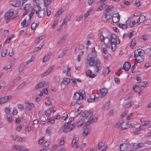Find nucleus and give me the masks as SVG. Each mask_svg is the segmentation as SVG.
Returning a JSON list of instances; mask_svg holds the SVG:
<instances>
[{"instance_id":"20","label":"nucleus","mask_w":151,"mask_h":151,"mask_svg":"<svg viewBox=\"0 0 151 151\" xmlns=\"http://www.w3.org/2000/svg\"><path fill=\"white\" fill-rule=\"evenodd\" d=\"M52 54L51 52H49L47 55H46L43 58V62H46L49 61L50 58V56Z\"/></svg>"},{"instance_id":"55","label":"nucleus","mask_w":151,"mask_h":151,"mask_svg":"<svg viewBox=\"0 0 151 151\" xmlns=\"http://www.w3.org/2000/svg\"><path fill=\"white\" fill-rule=\"evenodd\" d=\"M5 112L6 114H9L10 112V108L9 107H6L5 109Z\"/></svg>"},{"instance_id":"43","label":"nucleus","mask_w":151,"mask_h":151,"mask_svg":"<svg viewBox=\"0 0 151 151\" xmlns=\"http://www.w3.org/2000/svg\"><path fill=\"white\" fill-rule=\"evenodd\" d=\"M39 24H37L36 23L34 22L31 25V28L32 30H34L36 27Z\"/></svg>"},{"instance_id":"56","label":"nucleus","mask_w":151,"mask_h":151,"mask_svg":"<svg viewBox=\"0 0 151 151\" xmlns=\"http://www.w3.org/2000/svg\"><path fill=\"white\" fill-rule=\"evenodd\" d=\"M92 71L90 70H88L86 72V75L87 76H89L90 77L91 75V74Z\"/></svg>"},{"instance_id":"39","label":"nucleus","mask_w":151,"mask_h":151,"mask_svg":"<svg viewBox=\"0 0 151 151\" xmlns=\"http://www.w3.org/2000/svg\"><path fill=\"white\" fill-rule=\"evenodd\" d=\"M134 104V102L132 101L129 103H127L126 104L124 105V107L125 108H128L133 105Z\"/></svg>"},{"instance_id":"16","label":"nucleus","mask_w":151,"mask_h":151,"mask_svg":"<svg viewBox=\"0 0 151 151\" xmlns=\"http://www.w3.org/2000/svg\"><path fill=\"white\" fill-rule=\"evenodd\" d=\"M54 67L55 66H52L50 67L41 76V77H43L48 75L50 72L52 71L53 69L54 68Z\"/></svg>"},{"instance_id":"1","label":"nucleus","mask_w":151,"mask_h":151,"mask_svg":"<svg viewBox=\"0 0 151 151\" xmlns=\"http://www.w3.org/2000/svg\"><path fill=\"white\" fill-rule=\"evenodd\" d=\"M95 55L92 56L88 54L86 58V62L90 66L93 67L95 71L98 72L102 67L100 61L96 58L97 56H95Z\"/></svg>"},{"instance_id":"42","label":"nucleus","mask_w":151,"mask_h":151,"mask_svg":"<svg viewBox=\"0 0 151 151\" xmlns=\"http://www.w3.org/2000/svg\"><path fill=\"white\" fill-rule=\"evenodd\" d=\"M147 83V82L146 81L142 82L141 84L138 85L140 88L141 87H145L146 86V84Z\"/></svg>"},{"instance_id":"7","label":"nucleus","mask_w":151,"mask_h":151,"mask_svg":"<svg viewBox=\"0 0 151 151\" xmlns=\"http://www.w3.org/2000/svg\"><path fill=\"white\" fill-rule=\"evenodd\" d=\"M113 8V6L112 5H109L107 6L105 9L106 12L104 13V17L106 20V22H107V21L110 19L109 17H108V16H109L110 14H108L107 13H109L110 11H111Z\"/></svg>"},{"instance_id":"34","label":"nucleus","mask_w":151,"mask_h":151,"mask_svg":"<svg viewBox=\"0 0 151 151\" xmlns=\"http://www.w3.org/2000/svg\"><path fill=\"white\" fill-rule=\"evenodd\" d=\"M123 124V122L119 121L116 124L114 127L116 128H118L122 126Z\"/></svg>"},{"instance_id":"37","label":"nucleus","mask_w":151,"mask_h":151,"mask_svg":"<svg viewBox=\"0 0 151 151\" xmlns=\"http://www.w3.org/2000/svg\"><path fill=\"white\" fill-rule=\"evenodd\" d=\"M104 145V143L103 142H101L96 147V148L97 150H99Z\"/></svg>"},{"instance_id":"45","label":"nucleus","mask_w":151,"mask_h":151,"mask_svg":"<svg viewBox=\"0 0 151 151\" xmlns=\"http://www.w3.org/2000/svg\"><path fill=\"white\" fill-rule=\"evenodd\" d=\"M36 7H35V9L33 10H32L31 12V13H30L29 15V19L30 20L31 19L32 17V16L33 14L35 12V9H36Z\"/></svg>"},{"instance_id":"18","label":"nucleus","mask_w":151,"mask_h":151,"mask_svg":"<svg viewBox=\"0 0 151 151\" xmlns=\"http://www.w3.org/2000/svg\"><path fill=\"white\" fill-rule=\"evenodd\" d=\"M68 34H65L62 38H60L58 42V44H61L65 42L67 38L68 37Z\"/></svg>"},{"instance_id":"59","label":"nucleus","mask_w":151,"mask_h":151,"mask_svg":"<svg viewBox=\"0 0 151 151\" xmlns=\"http://www.w3.org/2000/svg\"><path fill=\"white\" fill-rule=\"evenodd\" d=\"M7 51L6 50H5L3 51L1 54L2 56L3 57L5 56L7 53Z\"/></svg>"},{"instance_id":"6","label":"nucleus","mask_w":151,"mask_h":151,"mask_svg":"<svg viewBox=\"0 0 151 151\" xmlns=\"http://www.w3.org/2000/svg\"><path fill=\"white\" fill-rule=\"evenodd\" d=\"M73 99L76 100V103L78 104H81L83 102V100L80 94L78 92H76L73 96Z\"/></svg>"},{"instance_id":"36","label":"nucleus","mask_w":151,"mask_h":151,"mask_svg":"<svg viewBox=\"0 0 151 151\" xmlns=\"http://www.w3.org/2000/svg\"><path fill=\"white\" fill-rule=\"evenodd\" d=\"M132 144L134 148L136 149H138L140 147V145H141V144H139V143H134V144L132 143Z\"/></svg>"},{"instance_id":"31","label":"nucleus","mask_w":151,"mask_h":151,"mask_svg":"<svg viewBox=\"0 0 151 151\" xmlns=\"http://www.w3.org/2000/svg\"><path fill=\"white\" fill-rule=\"evenodd\" d=\"M145 16L143 15L141 16L138 18V21H140V23H143L145 20Z\"/></svg>"},{"instance_id":"44","label":"nucleus","mask_w":151,"mask_h":151,"mask_svg":"<svg viewBox=\"0 0 151 151\" xmlns=\"http://www.w3.org/2000/svg\"><path fill=\"white\" fill-rule=\"evenodd\" d=\"M136 45V42L135 40V39H133L131 42V44L130 45V47H133L134 46H135Z\"/></svg>"},{"instance_id":"53","label":"nucleus","mask_w":151,"mask_h":151,"mask_svg":"<svg viewBox=\"0 0 151 151\" xmlns=\"http://www.w3.org/2000/svg\"><path fill=\"white\" fill-rule=\"evenodd\" d=\"M75 127V124H73L68 127V130L70 131L73 129Z\"/></svg>"},{"instance_id":"14","label":"nucleus","mask_w":151,"mask_h":151,"mask_svg":"<svg viewBox=\"0 0 151 151\" xmlns=\"http://www.w3.org/2000/svg\"><path fill=\"white\" fill-rule=\"evenodd\" d=\"M10 4L12 6L17 7L20 6L21 2L19 0H12L10 2Z\"/></svg>"},{"instance_id":"13","label":"nucleus","mask_w":151,"mask_h":151,"mask_svg":"<svg viewBox=\"0 0 151 151\" xmlns=\"http://www.w3.org/2000/svg\"><path fill=\"white\" fill-rule=\"evenodd\" d=\"M14 13V10L13 9H11L5 13L4 17L12 18Z\"/></svg>"},{"instance_id":"22","label":"nucleus","mask_w":151,"mask_h":151,"mask_svg":"<svg viewBox=\"0 0 151 151\" xmlns=\"http://www.w3.org/2000/svg\"><path fill=\"white\" fill-rule=\"evenodd\" d=\"M104 43L106 46V47H108V45L109 46L110 45V39L108 37H106L103 40Z\"/></svg>"},{"instance_id":"21","label":"nucleus","mask_w":151,"mask_h":151,"mask_svg":"<svg viewBox=\"0 0 151 151\" xmlns=\"http://www.w3.org/2000/svg\"><path fill=\"white\" fill-rule=\"evenodd\" d=\"M99 92L101 94V97L104 96L107 93V89L102 88L100 90Z\"/></svg>"},{"instance_id":"49","label":"nucleus","mask_w":151,"mask_h":151,"mask_svg":"<svg viewBox=\"0 0 151 151\" xmlns=\"http://www.w3.org/2000/svg\"><path fill=\"white\" fill-rule=\"evenodd\" d=\"M51 114V112L50 111L49 109L46 110L45 112V114L46 116H49Z\"/></svg>"},{"instance_id":"51","label":"nucleus","mask_w":151,"mask_h":151,"mask_svg":"<svg viewBox=\"0 0 151 151\" xmlns=\"http://www.w3.org/2000/svg\"><path fill=\"white\" fill-rule=\"evenodd\" d=\"M12 65V64L11 63H10L9 65H7L5 67H4V69L5 70H6L9 69L11 68Z\"/></svg>"},{"instance_id":"12","label":"nucleus","mask_w":151,"mask_h":151,"mask_svg":"<svg viewBox=\"0 0 151 151\" xmlns=\"http://www.w3.org/2000/svg\"><path fill=\"white\" fill-rule=\"evenodd\" d=\"M12 96H4L0 98V104H4L6 102L8 101L10 99L12 98Z\"/></svg>"},{"instance_id":"41","label":"nucleus","mask_w":151,"mask_h":151,"mask_svg":"<svg viewBox=\"0 0 151 151\" xmlns=\"http://www.w3.org/2000/svg\"><path fill=\"white\" fill-rule=\"evenodd\" d=\"M54 0H44V4L46 6L50 5L51 2Z\"/></svg>"},{"instance_id":"3","label":"nucleus","mask_w":151,"mask_h":151,"mask_svg":"<svg viewBox=\"0 0 151 151\" xmlns=\"http://www.w3.org/2000/svg\"><path fill=\"white\" fill-rule=\"evenodd\" d=\"M118 42L117 41V36L114 34H112L111 35L110 39V45L111 46V49L113 51H114L116 48L117 44L119 45L120 42V40L118 39Z\"/></svg>"},{"instance_id":"64","label":"nucleus","mask_w":151,"mask_h":151,"mask_svg":"<svg viewBox=\"0 0 151 151\" xmlns=\"http://www.w3.org/2000/svg\"><path fill=\"white\" fill-rule=\"evenodd\" d=\"M8 54L9 56H12L14 54L13 50L12 49L10 50L9 51Z\"/></svg>"},{"instance_id":"19","label":"nucleus","mask_w":151,"mask_h":151,"mask_svg":"<svg viewBox=\"0 0 151 151\" xmlns=\"http://www.w3.org/2000/svg\"><path fill=\"white\" fill-rule=\"evenodd\" d=\"M131 67V65L128 62H126L124 63L123 67V69L126 71L129 69Z\"/></svg>"},{"instance_id":"57","label":"nucleus","mask_w":151,"mask_h":151,"mask_svg":"<svg viewBox=\"0 0 151 151\" xmlns=\"http://www.w3.org/2000/svg\"><path fill=\"white\" fill-rule=\"evenodd\" d=\"M17 107L19 109H20L21 110H22L24 109V106H23L22 104H18Z\"/></svg>"},{"instance_id":"54","label":"nucleus","mask_w":151,"mask_h":151,"mask_svg":"<svg viewBox=\"0 0 151 151\" xmlns=\"http://www.w3.org/2000/svg\"><path fill=\"white\" fill-rule=\"evenodd\" d=\"M58 21V20H55L53 22V24L52 26V27L53 29H54L57 24Z\"/></svg>"},{"instance_id":"30","label":"nucleus","mask_w":151,"mask_h":151,"mask_svg":"<svg viewBox=\"0 0 151 151\" xmlns=\"http://www.w3.org/2000/svg\"><path fill=\"white\" fill-rule=\"evenodd\" d=\"M144 52L145 54L150 56L151 55V48H148L144 51Z\"/></svg>"},{"instance_id":"15","label":"nucleus","mask_w":151,"mask_h":151,"mask_svg":"<svg viewBox=\"0 0 151 151\" xmlns=\"http://www.w3.org/2000/svg\"><path fill=\"white\" fill-rule=\"evenodd\" d=\"M47 84L46 83L45 81H41L38 83L35 87L36 89H39L42 88Z\"/></svg>"},{"instance_id":"9","label":"nucleus","mask_w":151,"mask_h":151,"mask_svg":"<svg viewBox=\"0 0 151 151\" xmlns=\"http://www.w3.org/2000/svg\"><path fill=\"white\" fill-rule=\"evenodd\" d=\"M71 15L70 14H67L64 18L63 22L61 26H63L64 25L65 26L67 24V23L70 21L71 18Z\"/></svg>"},{"instance_id":"62","label":"nucleus","mask_w":151,"mask_h":151,"mask_svg":"<svg viewBox=\"0 0 151 151\" xmlns=\"http://www.w3.org/2000/svg\"><path fill=\"white\" fill-rule=\"evenodd\" d=\"M70 123L68 122L66 123L65 125H63L62 127V128H68V126L69 125Z\"/></svg>"},{"instance_id":"48","label":"nucleus","mask_w":151,"mask_h":151,"mask_svg":"<svg viewBox=\"0 0 151 151\" xmlns=\"http://www.w3.org/2000/svg\"><path fill=\"white\" fill-rule=\"evenodd\" d=\"M133 90L135 92H138V91L137 90V89L138 90H140V88L139 86L138 85H136L135 86H133Z\"/></svg>"},{"instance_id":"46","label":"nucleus","mask_w":151,"mask_h":151,"mask_svg":"<svg viewBox=\"0 0 151 151\" xmlns=\"http://www.w3.org/2000/svg\"><path fill=\"white\" fill-rule=\"evenodd\" d=\"M50 141H47L45 142L43 145V147L44 148H46L48 147L50 144Z\"/></svg>"},{"instance_id":"35","label":"nucleus","mask_w":151,"mask_h":151,"mask_svg":"<svg viewBox=\"0 0 151 151\" xmlns=\"http://www.w3.org/2000/svg\"><path fill=\"white\" fill-rule=\"evenodd\" d=\"M132 97V95L131 94H128L125 96L124 97V100L125 101H127L129 100L130 98Z\"/></svg>"},{"instance_id":"28","label":"nucleus","mask_w":151,"mask_h":151,"mask_svg":"<svg viewBox=\"0 0 151 151\" xmlns=\"http://www.w3.org/2000/svg\"><path fill=\"white\" fill-rule=\"evenodd\" d=\"M29 24L28 22H27V20L26 19H24L23 21L21 23V25L23 27H26L28 26L29 25Z\"/></svg>"},{"instance_id":"61","label":"nucleus","mask_w":151,"mask_h":151,"mask_svg":"<svg viewBox=\"0 0 151 151\" xmlns=\"http://www.w3.org/2000/svg\"><path fill=\"white\" fill-rule=\"evenodd\" d=\"M70 123L68 122L66 123L65 125H63L62 127V128H68V126L69 125Z\"/></svg>"},{"instance_id":"17","label":"nucleus","mask_w":151,"mask_h":151,"mask_svg":"<svg viewBox=\"0 0 151 151\" xmlns=\"http://www.w3.org/2000/svg\"><path fill=\"white\" fill-rule=\"evenodd\" d=\"M120 149L121 151H126L128 149V145L126 143L121 144L120 145Z\"/></svg>"},{"instance_id":"27","label":"nucleus","mask_w":151,"mask_h":151,"mask_svg":"<svg viewBox=\"0 0 151 151\" xmlns=\"http://www.w3.org/2000/svg\"><path fill=\"white\" fill-rule=\"evenodd\" d=\"M13 147L16 149L18 150L19 151H22L24 149V146L22 145H14Z\"/></svg>"},{"instance_id":"38","label":"nucleus","mask_w":151,"mask_h":151,"mask_svg":"<svg viewBox=\"0 0 151 151\" xmlns=\"http://www.w3.org/2000/svg\"><path fill=\"white\" fill-rule=\"evenodd\" d=\"M133 18L132 17H130L126 21V25H128L130 27V24H131L132 22V19Z\"/></svg>"},{"instance_id":"63","label":"nucleus","mask_w":151,"mask_h":151,"mask_svg":"<svg viewBox=\"0 0 151 151\" xmlns=\"http://www.w3.org/2000/svg\"><path fill=\"white\" fill-rule=\"evenodd\" d=\"M7 118L9 122H11L12 121V117L11 115H8L7 116Z\"/></svg>"},{"instance_id":"26","label":"nucleus","mask_w":151,"mask_h":151,"mask_svg":"<svg viewBox=\"0 0 151 151\" xmlns=\"http://www.w3.org/2000/svg\"><path fill=\"white\" fill-rule=\"evenodd\" d=\"M79 139V136L78 135H75L73 137L71 144L73 145H75L78 142Z\"/></svg>"},{"instance_id":"33","label":"nucleus","mask_w":151,"mask_h":151,"mask_svg":"<svg viewBox=\"0 0 151 151\" xmlns=\"http://www.w3.org/2000/svg\"><path fill=\"white\" fill-rule=\"evenodd\" d=\"M110 72L109 68H105L103 71V74L104 76L107 75Z\"/></svg>"},{"instance_id":"2","label":"nucleus","mask_w":151,"mask_h":151,"mask_svg":"<svg viewBox=\"0 0 151 151\" xmlns=\"http://www.w3.org/2000/svg\"><path fill=\"white\" fill-rule=\"evenodd\" d=\"M83 116L86 117H89V119L86 123L87 125H89L93 122H96L97 119L95 116L93 115V113L91 111H86L82 113Z\"/></svg>"},{"instance_id":"5","label":"nucleus","mask_w":151,"mask_h":151,"mask_svg":"<svg viewBox=\"0 0 151 151\" xmlns=\"http://www.w3.org/2000/svg\"><path fill=\"white\" fill-rule=\"evenodd\" d=\"M36 7L37 8V10L35 9L36 13L37 14V17L39 18H43L45 16L46 14L45 11L44 9H40L38 6Z\"/></svg>"},{"instance_id":"4","label":"nucleus","mask_w":151,"mask_h":151,"mask_svg":"<svg viewBox=\"0 0 151 151\" xmlns=\"http://www.w3.org/2000/svg\"><path fill=\"white\" fill-rule=\"evenodd\" d=\"M142 51L141 49H139L135 50L134 52V57L139 62H142L144 58L143 55H141Z\"/></svg>"},{"instance_id":"10","label":"nucleus","mask_w":151,"mask_h":151,"mask_svg":"<svg viewBox=\"0 0 151 151\" xmlns=\"http://www.w3.org/2000/svg\"><path fill=\"white\" fill-rule=\"evenodd\" d=\"M120 16L119 13H114L112 16V20L114 23H116L119 22L120 20Z\"/></svg>"},{"instance_id":"32","label":"nucleus","mask_w":151,"mask_h":151,"mask_svg":"<svg viewBox=\"0 0 151 151\" xmlns=\"http://www.w3.org/2000/svg\"><path fill=\"white\" fill-rule=\"evenodd\" d=\"M79 93L80 94L82 99L83 100L84 99V96L85 94V92L83 90H80L79 91Z\"/></svg>"},{"instance_id":"11","label":"nucleus","mask_w":151,"mask_h":151,"mask_svg":"<svg viewBox=\"0 0 151 151\" xmlns=\"http://www.w3.org/2000/svg\"><path fill=\"white\" fill-rule=\"evenodd\" d=\"M91 131V128L89 127H86L84 129L82 134V136L84 137H86L90 134Z\"/></svg>"},{"instance_id":"25","label":"nucleus","mask_w":151,"mask_h":151,"mask_svg":"<svg viewBox=\"0 0 151 151\" xmlns=\"http://www.w3.org/2000/svg\"><path fill=\"white\" fill-rule=\"evenodd\" d=\"M95 98V95L93 94H91L90 95L89 98L87 99V101L88 102H92L94 101V99Z\"/></svg>"},{"instance_id":"47","label":"nucleus","mask_w":151,"mask_h":151,"mask_svg":"<svg viewBox=\"0 0 151 151\" xmlns=\"http://www.w3.org/2000/svg\"><path fill=\"white\" fill-rule=\"evenodd\" d=\"M25 84L26 82L25 81H24L22 83H21L20 85H19L17 87V89L20 90L22 89L23 87L25 85Z\"/></svg>"},{"instance_id":"24","label":"nucleus","mask_w":151,"mask_h":151,"mask_svg":"<svg viewBox=\"0 0 151 151\" xmlns=\"http://www.w3.org/2000/svg\"><path fill=\"white\" fill-rule=\"evenodd\" d=\"M35 106V105L32 103H30V104L27 106L26 107V109L27 111H30L32 108L34 107Z\"/></svg>"},{"instance_id":"50","label":"nucleus","mask_w":151,"mask_h":151,"mask_svg":"<svg viewBox=\"0 0 151 151\" xmlns=\"http://www.w3.org/2000/svg\"><path fill=\"white\" fill-rule=\"evenodd\" d=\"M25 68V66L24 65H23L20 66L18 68L19 72H22Z\"/></svg>"},{"instance_id":"23","label":"nucleus","mask_w":151,"mask_h":151,"mask_svg":"<svg viewBox=\"0 0 151 151\" xmlns=\"http://www.w3.org/2000/svg\"><path fill=\"white\" fill-rule=\"evenodd\" d=\"M63 81L61 82L60 84L62 86V84H64L65 85H68L70 81V79L67 78H64Z\"/></svg>"},{"instance_id":"52","label":"nucleus","mask_w":151,"mask_h":151,"mask_svg":"<svg viewBox=\"0 0 151 151\" xmlns=\"http://www.w3.org/2000/svg\"><path fill=\"white\" fill-rule=\"evenodd\" d=\"M119 26L123 29H126L127 27V25L125 24H119Z\"/></svg>"},{"instance_id":"29","label":"nucleus","mask_w":151,"mask_h":151,"mask_svg":"<svg viewBox=\"0 0 151 151\" xmlns=\"http://www.w3.org/2000/svg\"><path fill=\"white\" fill-rule=\"evenodd\" d=\"M64 11L63 9H60L55 14V17L58 18L60 14Z\"/></svg>"},{"instance_id":"40","label":"nucleus","mask_w":151,"mask_h":151,"mask_svg":"<svg viewBox=\"0 0 151 151\" xmlns=\"http://www.w3.org/2000/svg\"><path fill=\"white\" fill-rule=\"evenodd\" d=\"M89 54H91L92 55V56H93V55L95 54V56L97 55V52L95 50V47H93L92 48L91 50V53Z\"/></svg>"},{"instance_id":"58","label":"nucleus","mask_w":151,"mask_h":151,"mask_svg":"<svg viewBox=\"0 0 151 151\" xmlns=\"http://www.w3.org/2000/svg\"><path fill=\"white\" fill-rule=\"evenodd\" d=\"M24 9L25 10L30 11V5L29 4H26L24 7Z\"/></svg>"},{"instance_id":"60","label":"nucleus","mask_w":151,"mask_h":151,"mask_svg":"<svg viewBox=\"0 0 151 151\" xmlns=\"http://www.w3.org/2000/svg\"><path fill=\"white\" fill-rule=\"evenodd\" d=\"M65 143L64 138L63 137L62 138L59 142L60 145H63Z\"/></svg>"},{"instance_id":"8","label":"nucleus","mask_w":151,"mask_h":151,"mask_svg":"<svg viewBox=\"0 0 151 151\" xmlns=\"http://www.w3.org/2000/svg\"><path fill=\"white\" fill-rule=\"evenodd\" d=\"M84 46L82 45H81L79 46V49L76 52V53H78V52H80V54L78 56L77 60L78 62H80L81 60V56L83 54L84 51L82 50L84 48Z\"/></svg>"}]
</instances>
